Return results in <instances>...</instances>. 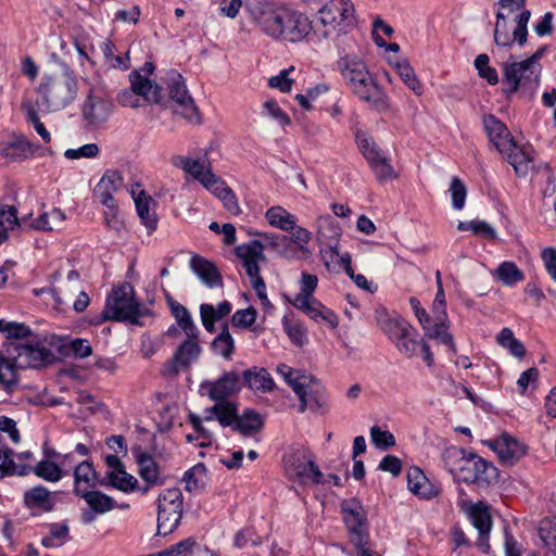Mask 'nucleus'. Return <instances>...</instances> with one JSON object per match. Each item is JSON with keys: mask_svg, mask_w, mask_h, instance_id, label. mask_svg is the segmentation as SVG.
Segmentation results:
<instances>
[{"mask_svg": "<svg viewBox=\"0 0 556 556\" xmlns=\"http://www.w3.org/2000/svg\"><path fill=\"white\" fill-rule=\"evenodd\" d=\"M53 359V353L39 342L5 344L0 353V388L12 393L18 383V369L37 368Z\"/></svg>", "mask_w": 556, "mask_h": 556, "instance_id": "f257e3e1", "label": "nucleus"}, {"mask_svg": "<svg viewBox=\"0 0 556 556\" xmlns=\"http://www.w3.org/2000/svg\"><path fill=\"white\" fill-rule=\"evenodd\" d=\"M338 68L352 92L371 109L378 112L390 109L388 96L359 58L345 55L339 60Z\"/></svg>", "mask_w": 556, "mask_h": 556, "instance_id": "f03ea898", "label": "nucleus"}, {"mask_svg": "<svg viewBox=\"0 0 556 556\" xmlns=\"http://www.w3.org/2000/svg\"><path fill=\"white\" fill-rule=\"evenodd\" d=\"M444 467L457 481L485 488L497 480V469L491 463L464 448L450 446L442 453Z\"/></svg>", "mask_w": 556, "mask_h": 556, "instance_id": "7ed1b4c3", "label": "nucleus"}, {"mask_svg": "<svg viewBox=\"0 0 556 556\" xmlns=\"http://www.w3.org/2000/svg\"><path fill=\"white\" fill-rule=\"evenodd\" d=\"M37 104L43 112H58L67 108L77 97L78 81L67 65L60 72L45 74L36 89Z\"/></svg>", "mask_w": 556, "mask_h": 556, "instance_id": "20e7f679", "label": "nucleus"}, {"mask_svg": "<svg viewBox=\"0 0 556 556\" xmlns=\"http://www.w3.org/2000/svg\"><path fill=\"white\" fill-rule=\"evenodd\" d=\"M154 70V64L148 61L140 68L130 73L129 80L131 89H125L118 94V102L123 106H139L138 96L142 97L148 102L164 104L165 91L163 87L150 78Z\"/></svg>", "mask_w": 556, "mask_h": 556, "instance_id": "39448f33", "label": "nucleus"}, {"mask_svg": "<svg viewBox=\"0 0 556 556\" xmlns=\"http://www.w3.org/2000/svg\"><path fill=\"white\" fill-rule=\"evenodd\" d=\"M354 7L350 0H330L319 11L314 35L330 39L345 33V26L353 21Z\"/></svg>", "mask_w": 556, "mask_h": 556, "instance_id": "423d86ee", "label": "nucleus"}, {"mask_svg": "<svg viewBox=\"0 0 556 556\" xmlns=\"http://www.w3.org/2000/svg\"><path fill=\"white\" fill-rule=\"evenodd\" d=\"M134 294L129 283L114 289L106 299L102 319L138 324L139 317L147 314V308L135 300Z\"/></svg>", "mask_w": 556, "mask_h": 556, "instance_id": "0eeeda50", "label": "nucleus"}, {"mask_svg": "<svg viewBox=\"0 0 556 556\" xmlns=\"http://www.w3.org/2000/svg\"><path fill=\"white\" fill-rule=\"evenodd\" d=\"M289 8L274 0H249L245 10L262 33L274 38L280 34V23Z\"/></svg>", "mask_w": 556, "mask_h": 556, "instance_id": "6e6552de", "label": "nucleus"}, {"mask_svg": "<svg viewBox=\"0 0 556 556\" xmlns=\"http://www.w3.org/2000/svg\"><path fill=\"white\" fill-rule=\"evenodd\" d=\"M503 83L508 86L507 93H514L519 89L534 91L540 83V70L529 65L526 61H509L502 64Z\"/></svg>", "mask_w": 556, "mask_h": 556, "instance_id": "1a4fd4ad", "label": "nucleus"}, {"mask_svg": "<svg viewBox=\"0 0 556 556\" xmlns=\"http://www.w3.org/2000/svg\"><path fill=\"white\" fill-rule=\"evenodd\" d=\"M286 467L289 475L302 481H311L314 484L323 482L324 475L315 464L313 455L305 448H299L286 458Z\"/></svg>", "mask_w": 556, "mask_h": 556, "instance_id": "9d476101", "label": "nucleus"}, {"mask_svg": "<svg viewBox=\"0 0 556 556\" xmlns=\"http://www.w3.org/2000/svg\"><path fill=\"white\" fill-rule=\"evenodd\" d=\"M341 508L345 525L350 531L351 542L354 545L362 546L365 539H368L366 514L363 505L356 498H349L342 502Z\"/></svg>", "mask_w": 556, "mask_h": 556, "instance_id": "9b49d317", "label": "nucleus"}, {"mask_svg": "<svg viewBox=\"0 0 556 556\" xmlns=\"http://www.w3.org/2000/svg\"><path fill=\"white\" fill-rule=\"evenodd\" d=\"M176 116L193 127L201 126L204 122L203 114L188 92L180 74H176Z\"/></svg>", "mask_w": 556, "mask_h": 556, "instance_id": "f8f14e48", "label": "nucleus"}, {"mask_svg": "<svg viewBox=\"0 0 556 556\" xmlns=\"http://www.w3.org/2000/svg\"><path fill=\"white\" fill-rule=\"evenodd\" d=\"M280 34L274 36L275 39H282L290 42L302 41L312 30L313 23L301 12L288 9L282 23H280Z\"/></svg>", "mask_w": 556, "mask_h": 556, "instance_id": "ddd939ff", "label": "nucleus"}, {"mask_svg": "<svg viewBox=\"0 0 556 556\" xmlns=\"http://www.w3.org/2000/svg\"><path fill=\"white\" fill-rule=\"evenodd\" d=\"M341 228L330 215H320L316 219V240L320 245V253L339 255V240Z\"/></svg>", "mask_w": 556, "mask_h": 556, "instance_id": "4468645a", "label": "nucleus"}, {"mask_svg": "<svg viewBox=\"0 0 556 556\" xmlns=\"http://www.w3.org/2000/svg\"><path fill=\"white\" fill-rule=\"evenodd\" d=\"M486 445L496 453L500 462L507 466L516 464L527 453L526 445L506 432L497 439L488 441Z\"/></svg>", "mask_w": 556, "mask_h": 556, "instance_id": "2eb2a0df", "label": "nucleus"}, {"mask_svg": "<svg viewBox=\"0 0 556 556\" xmlns=\"http://www.w3.org/2000/svg\"><path fill=\"white\" fill-rule=\"evenodd\" d=\"M34 454L29 451L14 453L9 448L0 450V477L26 476L31 472Z\"/></svg>", "mask_w": 556, "mask_h": 556, "instance_id": "dca6fc26", "label": "nucleus"}, {"mask_svg": "<svg viewBox=\"0 0 556 556\" xmlns=\"http://www.w3.org/2000/svg\"><path fill=\"white\" fill-rule=\"evenodd\" d=\"M179 167L200 182L205 189L211 188L212 184L218 178V176L213 173L211 162L206 154L202 157L180 156Z\"/></svg>", "mask_w": 556, "mask_h": 556, "instance_id": "f3484780", "label": "nucleus"}, {"mask_svg": "<svg viewBox=\"0 0 556 556\" xmlns=\"http://www.w3.org/2000/svg\"><path fill=\"white\" fill-rule=\"evenodd\" d=\"M201 390L206 392L212 401H227L228 397L240 390L239 375L236 371L225 372L215 381L202 382Z\"/></svg>", "mask_w": 556, "mask_h": 556, "instance_id": "a211bd4d", "label": "nucleus"}, {"mask_svg": "<svg viewBox=\"0 0 556 556\" xmlns=\"http://www.w3.org/2000/svg\"><path fill=\"white\" fill-rule=\"evenodd\" d=\"M527 0H498L496 11V22L494 26L493 37L500 42L508 41V34L506 31V25L509 24V17L515 16L521 11H528L526 9Z\"/></svg>", "mask_w": 556, "mask_h": 556, "instance_id": "6ab92c4d", "label": "nucleus"}, {"mask_svg": "<svg viewBox=\"0 0 556 556\" xmlns=\"http://www.w3.org/2000/svg\"><path fill=\"white\" fill-rule=\"evenodd\" d=\"M235 252L248 276L260 274V263L266 262L262 241L251 240L242 243L236 248Z\"/></svg>", "mask_w": 556, "mask_h": 556, "instance_id": "aec40b11", "label": "nucleus"}, {"mask_svg": "<svg viewBox=\"0 0 556 556\" xmlns=\"http://www.w3.org/2000/svg\"><path fill=\"white\" fill-rule=\"evenodd\" d=\"M124 185V178L118 170L109 169L101 177L94 188V194L100 202L110 208L115 215V201L113 194L117 192Z\"/></svg>", "mask_w": 556, "mask_h": 556, "instance_id": "412c9836", "label": "nucleus"}, {"mask_svg": "<svg viewBox=\"0 0 556 556\" xmlns=\"http://www.w3.org/2000/svg\"><path fill=\"white\" fill-rule=\"evenodd\" d=\"M483 127L489 137L490 142L502 152H507L514 147V138L506 125L494 115L483 116Z\"/></svg>", "mask_w": 556, "mask_h": 556, "instance_id": "4be33fe9", "label": "nucleus"}, {"mask_svg": "<svg viewBox=\"0 0 556 556\" xmlns=\"http://www.w3.org/2000/svg\"><path fill=\"white\" fill-rule=\"evenodd\" d=\"M189 266L192 273L207 288L213 289L223 286L222 274L212 261L199 254H194L189 261Z\"/></svg>", "mask_w": 556, "mask_h": 556, "instance_id": "5701e85b", "label": "nucleus"}, {"mask_svg": "<svg viewBox=\"0 0 556 556\" xmlns=\"http://www.w3.org/2000/svg\"><path fill=\"white\" fill-rule=\"evenodd\" d=\"M131 453L138 465V472L142 480H144L148 486L143 490L147 492L150 486L163 484V479L160 475L159 465L154 458L142 451L141 446L135 445L131 447Z\"/></svg>", "mask_w": 556, "mask_h": 556, "instance_id": "b1692460", "label": "nucleus"}, {"mask_svg": "<svg viewBox=\"0 0 556 556\" xmlns=\"http://www.w3.org/2000/svg\"><path fill=\"white\" fill-rule=\"evenodd\" d=\"M112 111V103L103 96L90 90L84 106L83 116L88 123L98 125L108 119Z\"/></svg>", "mask_w": 556, "mask_h": 556, "instance_id": "393cba45", "label": "nucleus"}, {"mask_svg": "<svg viewBox=\"0 0 556 556\" xmlns=\"http://www.w3.org/2000/svg\"><path fill=\"white\" fill-rule=\"evenodd\" d=\"M469 517L472 526L479 531L478 547L483 553H488L490 551L488 539L492 528L489 507L483 503H478L470 508Z\"/></svg>", "mask_w": 556, "mask_h": 556, "instance_id": "a878e982", "label": "nucleus"}, {"mask_svg": "<svg viewBox=\"0 0 556 556\" xmlns=\"http://www.w3.org/2000/svg\"><path fill=\"white\" fill-rule=\"evenodd\" d=\"M296 395L300 401V413H304L306 409L317 412L327 405V396L324 387L312 376L307 387L303 388Z\"/></svg>", "mask_w": 556, "mask_h": 556, "instance_id": "bb28decb", "label": "nucleus"}, {"mask_svg": "<svg viewBox=\"0 0 556 556\" xmlns=\"http://www.w3.org/2000/svg\"><path fill=\"white\" fill-rule=\"evenodd\" d=\"M530 11H521L515 16L509 17V24L506 25V31L509 37L508 41L503 43L494 38L496 46L509 48L515 42H517L519 46H523L527 41L528 23L530 21Z\"/></svg>", "mask_w": 556, "mask_h": 556, "instance_id": "cd10ccee", "label": "nucleus"}, {"mask_svg": "<svg viewBox=\"0 0 556 556\" xmlns=\"http://www.w3.org/2000/svg\"><path fill=\"white\" fill-rule=\"evenodd\" d=\"M23 502L28 509L37 513L51 511L55 505L53 494L42 485H36L25 491Z\"/></svg>", "mask_w": 556, "mask_h": 556, "instance_id": "c85d7f7f", "label": "nucleus"}, {"mask_svg": "<svg viewBox=\"0 0 556 556\" xmlns=\"http://www.w3.org/2000/svg\"><path fill=\"white\" fill-rule=\"evenodd\" d=\"M157 508V534L168 535L174 532V494L170 489L160 494Z\"/></svg>", "mask_w": 556, "mask_h": 556, "instance_id": "c756f323", "label": "nucleus"}, {"mask_svg": "<svg viewBox=\"0 0 556 556\" xmlns=\"http://www.w3.org/2000/svg\"><path fill=\"white\" fill-rule=\"evenodd\" d=\"M377 323L380 329L394 342L404 332L412 331V326L403 318L396 316L391 317L384 308L377 309Z\"/></svg>", "mask_w": 556, "mask_h": 556, "instance_id": "7c9ffc66", "label": "nucleus"}, {"mask_svg": "<svg viewBox=\"0 0 556 556\" xmlns=\"http://www.w3.org/2000/svg\"><path fill=\"white\" fill-rule=\"evenodd\" d=\"M206 421H212L214 418L223 427H232L235 430L238 420V407L237 404L230 401L216 402L215 405L206 409Z\"/></svg>", "mask_w": 556, "mask_h": 556, "instance_id": "2f4dec72", "label": "nucleus"}, {"mask_svg": "<svg viewBox=\"0 0 556 556\" xmlns=\"http://www.w3.org/2000/svg\"><path fill=\"white\" fill-rule=\"evenodd\" d=\"M97 473L93 466L84 460L79 463L74 470V492L76 495L93 489L96 486Z\"/></svg>", "mask_w": 556, "mask_h": 556, "instance_id": "473e14b6", "label": "nucleus"}, {"mask_svg": "<svg viewBox=\"0 0 556 556\" xmlns=\"http://www.w3.org/2000/svg\"><path fill=\"white\" fill-rule=\"evenodd\" d=\"M501 154L514 167L516 175L519 177H526L528 175L531 164L533 163V157L526 149L519 147L516 141H514V147Z\"/></svg>", "mask_w": 556, "mask_h": 556, "instance_id": "72a5a7b5", "label": "nucleus"}, {"mask_svg": "<svg viewBox=\"0 0 556 556\" xmlns=\"http://www.w3.org/2000/svg\"><path fill=\"white\" fill-rule=\"evenodd\" d=\"M407 486L409 491L421 498H431L437 494L435 489L429 482L424 472L417 468L412 467L407 471Z\"/></svg>", "mask_w": 556, "mask_h": 556, "instance_id": "f704fd0d", "label": "nucleus"}, {"mask_svg": "<svg viewBox=\"0 0 556 556\" xmlns=\"http://www.w3.org/2000/svg\"><path fill=\"white\" fill-rule=\"evenodd\" d=\"M201 354L199 337H186L179 340L176 349V367L188 366L195 362Z\"/></svg>", "mask_w": 556, "mask_h": 556, "instance_id": "c9c22d12", "label": "nucleus"}, {"mask_svg": "<svg viewBox=\"0 0 556 556\" xmlns=\"http://www.w3.org/2000/svg\"><path fill=\"white\" fill-rule=\"evenodd\" d=\"M214 194L218 200L222 201L224 207L232 215H239L241 213L240 205L235 192L229 188L222 178H217L211 188L206 189Z\"/></svg>", "mask_w": 556, "mask_h": 556, "instance_id": "e433bc0d", "label": "nucleus"}, {"mask_svg": "<svg viewBox=\"0 0 556 556\" xmlns=\"http://www.w3.org/2000/svg\"><path fill=\"white\" fill-rule=\"evenodd\" d=\"M33 153V144L24 137L0 143V154L10 161H21Z\"/></svg>", "mask_w": 556, "mask_h": 556, "instance_id": "4c0bfd02", "label": "nucleus"}, {"mask_svg": "<svg viewBox=\"0 0 556 556\" xmlns=\"http://www.w3.org/2000/svg\"><path fill=\"white\" fill-rule=\"evenodd\" d=\"M232 306L228 301H223L218 303L217 306H213L212 304H202L200 306V314L204 328L208 332H213L215 329V321L229 315Z\"/></svg>", "mask_w": 556, "mask_h": 556, "instance_id": "58836bf2", "label": "nucleus"}, {"mask_svg": "<svg viewBox=\"0 0 556 556\" xmlns=\"http://www.w3.org/2000/svg\"><path fill=\"white\" fill-rule=\"evenodd\" d=\"M131 195L141 222L149 230H154L156 228V218L154 213L151 212V204L153 203V200L151 197L146 195L143 190H139L137 192L135 188L131 189Z\"/></svg>", "mask_w": 556, "mask_h": 556, "instance_id": "ea45409f", "label": "nucleus"}, {"mask_svg": "<svg viewBox=\"0 0 556 556\" xmlns=\"http://www.w3.org/2000/svg\"><path fill=\"white\" fill-rule=\"evenodd\" d=\"M80 288V275L78 271L73 269L67 274V280L63 287L59 289H50L49 292L54 298L58 306H62L72 300Z\"/></svg>", "mask_w": 556, "mask_h": 556, "instance_id": "a19ab883", "label": "nucleus"}, {"mask_svg": "<svg viewBox=\"0 0 556 556\" xmlns=\"http://www.w3.org/2000/svg\"><path fill=\"white\" fill-rule=\"evenodd\" d=\"M243 380L245 384L257 391L268 392L275 387V382L269 372L265 368L247 369L243 371Z\"/></svg>", "mask_w": 556, "mask_h": 556, "instance_id": "79ce46f5", "label": "nucleus"}, {"mask_svg": "<svg viewBox=\"0 0 556 556\" xmlns=\"http://www.w3.org/2000/svg\"><path fill=\"white\" fill-rule=\"evenodd\" d=\"M267 223L282 231H292L296 217L280 205L271 206L265 213Z\"/></svg>", "mask_w": 556, "mask_h": 556, "instance_id": "37998d69", "label": "nucleus"}, {"mask_svg": "<svg viewBox=\"0 0 556 556\" xmlns=\"http://www.w3.org/2000/svg\"><path fill=\"white\" fill-rule=\"evenodd\" d=\"M422 328L427 337H429L430 339H435L443 344H446L452 352L456 351L453 341V336L447 331V319H444L443 317H437L435 323H431V320H429V324H424Z\"/></svg>", "mask_w": 556, "mask_h": 556, "instance_id": "c03bdc74", "label": "nucleus"}, {"mask_svg": "<svg viewBox=\"0 0 556 556\" xmlns=\"http://www.w3.org/2000/svg\"><path fill=\"white\" fill-rule=\"evenodd\" d=\"M39 109L40 108H38L37 104H35V102L29 98H24L21 103V110L26 115L27 122L33 125L36 132L41 137L45 143H49L51 141V135L39 118Z\"/></svg>", "mask_w": 556, "mask_h": 556, "instance_id": "a18cd8bd", "label": "nucleus"}, {"mask_svg": "<svg viewBox=\"0 0 556 556\" xmlns=\"http://www.w3.org/2000/svg\"><path fill=\"white\" fill-rule=\"evenodd\" d=\"M276 372L292 388L295 394L300 393L311 381L309 375L295 370L286 364H279L276 367Z\"/></svg>", "mask_w": 556, "mask_h": 556, "instance_id": "49530a36", "label": "nucleus"}, {"mask_svg": "<svg viewBox=\"0 0 556 556\" xmlns=\"http://www.w3.org/2000/svg\"><path fill=\"white\" fill-rule=\"evenodd\" d=\"M493 277L506 287H513L525 279L523 273L514 262H503L494 270Z\"/></svg>", "mask_w": 556, "mask_h": 556, "instance_id": "de8ad7c7", "label": "nucleus"}, {"mask_svg": "<svg viewBox=\"0 0 556 556\" xmlns=\"http://www.w3.org/2000/svg\"><path fill=\"white\" fill-rule=\"evenodd\" d=\"M64 220V212L60 208H52L50 212H46L34 219L31 226L38 230L52 231L61 228Z\"/></svg>", "mask_w": 556, "mask_h": 556, "instance_id": "09e8293b", "label": "nucleus"}, {"mask_svg": "<svg viewBox=\"0 0 556 556\" xmlns=\"http://www.w3.org/2000/svg\"><path fill=\"white\" fill-rule=\"evenodd\" d=\"M0 332L7 334L8 340L5 344H9L13 341L24 343L23 340L31 334L30 328L25 324L7 321L4 319H0Z\"/></svg>", "mask_w": 556, "mask_h": 556, "instance_id": "8fccbe9b", "label": "nucleus"}, {"mask_svg": "<svg viewBox=\"0 0 556 556\" xmlns=\"http://www.w3.org/2000/svg\"><path fill=\"white\" fill-rule=\"evenodd\" d=\"M89 507L98 514L110 511L114 507V501L109 495L92 489L79 495Z\"/></svg>", "mask_w": 556, "mask_h": 556, "instance_id": "3c124183", "label": "nucleus"}, {"mask_svg": "<svg viewBox=\"0 0 556 556\" xmlns=\"http://www.w3.org/2000/svg\"><path fill=\"white\" fill-rule=\"evenodd\" d=\"M263 426L262 417L252 409H247L242 416L238 417L235 430L243 435H251L258 431Z\"/></svg>", "mask_w": 556, "mask_h": 556, "instance_id": "603ef678", "label": "nucleus"}, {"mask_svg": "<svg viewBox=\"0 0 556 556\" xmlns=\"http://www.w3.org/2000/svg\"><path fill=\"white\" fill-rule=\"evenodd\" d=\"M496 342L517 358H522L526 354L525 345L515 338L510 328H503L496 337Z\"/></svg>", "mask_w": 556, "mask_h": 556, "instance_id": "864d4df0", "label": "nucleus"}, {"mask_svg": "<svg viewBox=\"0 0 556 556\" xmlns=\"http://www.w3.org/2000/svg\"><path fill=\"white\" fill-rule=\"evenodd\" d=\"M106 478L113 488L123 492H131L138 484L137 479L132 475L126 472L125 467L117 471H108Z\"/></svg>", "mask_w": 556, "mask_h": 556, "instance_id": "5fc2aeb1", "label": "nucleus"}, {"mask_svg": "<svg viewBox=\"0 0 556 556\" xmlns=\"http://www.w3.org/2000/svg\"><path fill=\"white\" fill-rule=\"evenodd\" d=\"M356 140L361 152L369 165L376 164L387 157L370 137L366 135H357Z\"/></svg>", "mask_w": 556, "mask_h": 556, "instance_id": "6e6d98bb", "label": "nucleus"}, {"mask_svg": "<svg viewBox=\"0 0 556 556\" xmlns=\"http://www.w3.org/2000/svg\"><path fill=\"white\" fill-rule=\"evenodd\" d=\"M31 471L40 479L48 482H58L63 477L61 467L51 460H40Z\"/></svg>", "mask_w": 556, "mask_h": 556, "instance_id": "4d7b16f0", "label": "nucleus"}, {"mask_svg": "<svg viewBox=\"0 0 556 556\" xmlns=\"http://www.w3.org/2000/svg\"><path fill=\"white\" fill-rule=\"evenodd\" d=\"M212 349L214 353L229 359L235 350L233 339L228 330V326L225 325L220 333L213 340Z\"/></svg>", "mask_w": 556, "mask_h": 556, "instance_id": "13d9d810", "label": "nucleus"}, {"mask_svg": "<svg viewBox=\"0 0 556 556\" xmlns=\"http://www.w3.org/2000/svg\"><path fill=\"white\" fill-rule=\"evenodd\" d=\"M394 67L404 84L417 96H420L422 93V88L414 68L409 65V63L405 60L396 62Z\"/></svg>", "mask_w": 556, "mask_h": 556, "instance_id": "bf43d9fd", "label": "nucleus"}, {"mask_svg": "<svg viewBox=\"0 0 556 556\" xmlns=\"http://www.w3.org/2000/svg\"><path fill=\"white\" fill-rule=\"evenodd\" d=\"M538 531L543 546L556 554V518L543 519Z\"/></svg>", "mask_w": 556, "mask_h": 556, "instance_id": "052dcab7", "label": "nucleus"}, {"mask_svg": "<svg viewBox=\"0 0 556 556\" xmlns=\"http://www.w3.org/2000/svg\"><path fill=\"white\" fill-rule=\"evenodd\" d=\"M457 229L459 231L469 230L476 236L490 240L496 239L497 237L495 229L484 220L459 222Z\"/></svg>", "mask_w": 556, "mask_h": 556, "instance_id": "680f3d73", "label": "nucleus"}, {"mask_svg": "<svg viewBox=\"0 0 556 556\" xmlns=\"http://www.w3.org/2000/svg\"><path fill=\"white\" fill-rule=\"evenodd\" d=\"M68 526L65 523H52L50 534L42 538L41 544L47 548L62 546L68 539Z\"/></svg>", "mask_w": 556, "mask_h": 556, "instance_id": "e2e57ef3", "label": "nucleus"}, {"mask_svg": "<svg viewBox=\"0 0 556 556\" xmlns=\"http://www.w3.org/2000/svg\"><path fill=\"white\" fill-rule=\"evenodd\" d=\"M176 323L181 329L185 338L199 337V329L194 325L189 312L182 305L176 303Z\"/></svg>", "mask_w": 556, "mask_h": 556, "instance_id": "0e129e2a", "label": "nucleus"}, {"mask_svg": "<svg viewBox=\"0 0 556 556\" xmlns=\"http://www.w3.org/2000/svg\"><path fill=\"white\" fill-rule=\"evenodd\" d=\"M18 225L16 210L7 206L0 210V244L8 240V231Z\"/></svg>", "mask_w": 556, "mask_h": 556, "instance_id": "69168bd1", "label": "nucleus"}, {"mask_svg": "<svg viewBox=\"0 0 556 556\" xmlns=\"http://www.w3.org/2000/svg\"><path fill=\"white\" fill-rule=\"evenodd\" d=\"M292 305L296 307L298 309H301L303 313H305L311 319L319 323V316L323 313L324 308L326 307L323 305L319 301H317L315 298L312 299H301V300H292Z\"/></svg>", "mask_w": 556, "mask_h": 556, "instance_id": "338daca9", "label": "nucleus"}, {"mask_svg": "<svg viewBox=\"0 0 556 556\" xmlns=\"http://www.w3.org/2000/svg\"><path fill=\"white\" fill-rule=\"evenodd\" d=\"M475 66L479 76L486 79L490 85L498 83L497 72L494 67L489 66V56L486 54H479L475 60Z\"/></svg>", "mask_w": 556, "mask_h": 556, "instance_id": "774afa93", "label": "nucleus"}]
</instances>
